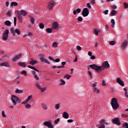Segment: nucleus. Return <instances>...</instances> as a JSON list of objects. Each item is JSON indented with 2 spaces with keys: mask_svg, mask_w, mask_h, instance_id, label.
Masks as SVG:
<instances>
[{
  "mask_svg": "<svg viewBox=\"0 0 128 128\" xmlns=\"http://www.w3.org/2000/svg\"><path fill=\"white\" fill-rule=\"evenodd\" d=\"M86 6L88 8H92V6H90V3H87Z\"/></svg>",
  "mask_w": 128,
  "mask_h": 128,
  "instance_id": "55",
  "label": "nucleus"
},
{
  "mask_svg": "<svg viewBox=\"0 0 128 128\" xmlns=\"http://www.w3.org/2000/svg\"><path fill=\"white\" fill-rule=\"evenodd\" d=\"M60 104L58 103L57 104H56L54 106V108L55 110H60Z\"/></svg>",
  "mask_w": 128,
  "mask_h": 128,
  "instance_id": "20",
  "label": "nucleus"
},
{
  "mask_svg": "<svg viewBox=\"0 0 128 128\" xmlns=\"http://www.w3.org/2000/svg\"><path fill=\"white\" fill-rule=\"evenodd\" d=\"M99 128H106V126H104V124H102L100 126Z\"/></svg>",
  "mask_w": 128,
  "mask_h": 128,
  "instance_id": "62",
  "label": "nucleus"
},
{
  "mask_svg": "<svg viewBox=\"0 0 128 128\" xmlns=\"http://www.w3.org/2000/svg\"><path fill=\"white\" fill-rule=\"evenodd\" d=\"M128 40H125L120 44V48L122 50H126V46H128Z\"/></svg>",
  "mask_w": 128,
  "mask_h": 128,
  "instance_id": "4",
  "label": "nucleus"
},
{
  "mask_svg": "<svg viewBox=\"0 0 128 128\" xmlns=\"http://www.w3.org/2000/svg\"><path fill=\"white\" fill-rule=\"evenodd\" d=\"M90 68H92V70H94L96 72H100V70H102V68H110V64L108 61H106L102 66H98L96 64H92L90 65Z\"/></svg>",
  "mask_w": 128,
  "mask_h": 128,
  "instance_id": "1",
  "label": "nucleus"
},
{
  "mask_svg": "<svg viewBox=\"0 0 128 128\" xmlns=\"http://www.w3.org/2000/svg\"><path fill=\"white\" fill-rule=\"evenodd\" d=\"M116 82H118V84H119L120 86H124V81L122 80L120 78H116Z\"/></svg>",
  "mask_w": 128,
  "mask_h": 128,
  "instance_id": "11",
  "label": "nucleus"
},
{
  "mask_svg": "<svg viewBox=\"0 0 128 128\" xmlns=\"http://www.w3.org/2000/svg\"><path fill=\"white\" fill-rule=\"evenodd\" d=\"M15 32H16V34H17L18 36H20V30H18V28H16L15 30Z\"/></svg>",
  "mask_w": 128,
  "mask_h": 128,
  "instance_id": "35",
  "label": "nucleus"
},
{
  "mask_svg": "<svg viewBox=\"0 0 128 128\" xmlns=\"http://www.w3.org/2000/svg\"><path fill=\"white\" fill-rule=\"evenodd\" d=\"M60 81L61 82L60 86H64V84H66V81H64V80L61 79Z\"/></svg>",
  "mask_w": 128,
  "mask_h": 128,
  "instance_id": "28",
  "label": "nucleus"
},
{
  "mask_svg": "<svg viewBox=\"0 0 128 128\" xmlns=\"http://www.w3.org/2000/svg\"><path fill=\"white\" fill-rule=\"evenodd\" d=\"M62 116L64 118H68V114L66 112H64Z\"/></svg>",
  "mask_w": 128,
  "mask_h": 128,
  "instance_id": "21",
  "label": "nucleus"
},
{
  "mask_svg": "<svg viewBox=\"0 0 128 128\" xmlns=\"http://www.w3.org/2000/svg\"><path fill=\"white\" fill-rule=\"evenodd\" d=\"M76 12L80 14V12H82V10H80V8H77L76 10Z\"/></svg>",
  "mask_w": 128,
  "mask_h": 128,
  "instance_id": "56",
  "label": "nucleus"
},
{
  "mask_svg": "<svg viewBox=\"0 0 128 128\" xmlns=\"http://www.w3.org/2000/svg\"><path fill=\"white\" fill-rule=\"evenodd\" d=\"M32 95L28 96V98H26L24 102H22V104H28V102H30V100H32Z\"/></svg>",
  "mask_w": 128,
  "mask_h": 128,
  "instance_id": "13",
  "label": "nucleus"
},
{
  "mask_svg": "<svg viewBox=\"0 0 128 128\" xmlns=\"http://www.w3.org/2000/svg\"><path fill=\"white\" fill-rule=\"evenodd\" d=\"M39 28H44V24L41 23V24L39 25Z\"/></svg>",
  "mask_w": 128,
  "mask_h": 128,
  "instance_id": "40",
  "label": "nucleus"
},
{
  "mask_svg": "<svg viewBox=\"0 0 128 128\" xmlns=\"http://www.w3.org/2000/svg\"><path fill=\"white\" fill-rule=\"evenodd\" d=\"M111 106L113 110H118V106H120L118 103V100L116 98H112L111 101Z\"/></svg>",
  "mask_w": 128,
  "mask_h": 128,
  "instance_id": "2",
  "label": "nucleus"
},
{
  "mask_svg": "<svg viewBox=\"0 0 128 128\" xmlns=\"http://www.w3.org/2000/svg\"><path fill=\"white\" fill-rule=\"evenodd\" d=\"M110 22H111V24H112V28H114V25L116 24V22H114V20L112 19L110 20Z\"/></svg>",
  "mask_w": 128,
  "mask_h": 128,
  "instance_id": "27",
  "label": "nucleus"
},
{
  "mask_svg": "<svg viewBox=\"0 0 128 128\" xmlns=\"http://www.w3.org/2000/svg\"><path fill=\"white\" fill-rule=\"evenodd\" d=\"M36 86L37 88L40 90L41 92H46V87L42 88V86H40V85L38 84V83H36Z\"/></svg>",
  "mask_w": 128,
  "mask_h": 128,
  "instance_id": "6",
  "label": "nucleus"
},
{
  "mask_svg": "<svg viewBox=\"0 0 128 128\" xmlns=\"http://www.w3.org/2000/svg\"><path fill=\"white\" fill-rule=\"evenodd\" d=\"M44 126H48L50 128H54V125L52 124V122L50 121H46L44 122Z\"/></svg>",
  "mask_w": 128,
  "mask_h": 128,
  "instance_id": "8",
  "label": "nucleus"
},
{
  "mask_svg": "<svg viewBox=\"0 0 128 128\" xmlns=\"http://www.w3.org/2000/svg\"><path fill=\"white\" fill-rule=\"evenodd\" d=\"M6 15L8 16H12V13L10 12V11H8Z\"/></svg>",
  "mask_w": 128,
  "mask_h": 128,
  "instance_id": "47",
  "label": "nucleus"
},
{
  "mask_svg": "<svg viewBox=\"0 0 128 128\" xmlns=\"http://www.w3.org/2000/svg\"><path fill=\"white\" fill-rule=\"evenodd\" d=\"M60 62V58H56L55 60H54L53 62Z\"/></svg>",
  "mask_w": 128,
  "mask_h": 128,
  "instance_id": "44",
  "label": "nucleus"
},
{
  "mask_svg": "<svg viewBox=\"0 0 128 128\" xmlns=\"http://www.w3.org/2000/svg\"><path fill=\"white\" fill-rule=\"evenodd\" d=\"M18 20L20 22H22V15L20 14L18 15Z\"/></svg>",
  "mask_w": 128,
  "mask_h": 128,
  "instance_id": "22",
  "label": "nucleus"
},
{
  "mask_svg": "<svg viewBox=\"0 0 128 128\" xmlns=\"http://www.w3.org/2000/svg\"><path fill=\"white\" fill-rule=\"evenodd\" d=\"M36 64H38V62L36 60H32L30 62V64H32V66H34Z\"/></svg>",
  "mask_w": 128,
  "mask_h": 128,
  "instance_id": "19",
  "label": "nucleus"
},
{
  "mask_svg": "<svg viewBox=\"0 0 128 128\" xmlns=\"http://www.w3.org/2000/svg\"><path fill=\"white\" fill-rule=\"evenodd\" d=\"M14 25L16 26V17L14 18Z\"/></svg>",
  "mask_w": 128,
  "mask_h": 128,
  "instance_id": "49",
  "label": "nucleus"
},
{
  "mask_svg": "<svg viewBox=\"0 0 128 128\" xmlns=\"http://www.w3.org/2000/svg\"><path fill=\"white\" fill-rule=\"evenodd\" d=\"M0 66H4L5 68H10V65L9 62H4L0 64Z\"/></svg>",
  "mask_w": 128,
  "mask_h": 128,
  "instance_id": "12",
  "label": "nucleus"
},
{
  "mask_svg": "<svg viewBox=\"0 0 128 128\" xmlns=\"http://www.w3.org/2000/svg\"><path fill=\"white\" fill-rule=\"evenodd\" d=\"M116 14V10H112L111 12V16H114Z\"/></svg>",
  "mask_w": 128,
  "mask_h": 128,
  "instance_id": "36",
  "label": "nucleus"
},
{
  "mask_svg": "<svg viewBox=\"0 0 128 128\" xmlns=\"http://www.w3.org/2000/svg\"><path fill=\"white\" fill-rule=\"evenodd\" d=\"M104 122H106V120H102L100 121L101 124H104Z\"/></svg>",
  "mask_w": 128,
  "mask_h": 128,
  "instance_id": "51",
  "label": "nucleus"
},
{
  "mask_svg": "<svg viewBox=\"0 0 128 128\" xmlns=\"http://www.w3.org/2000/svg\"><path fill=\"white\" fill-rule=\"evenodd\" d=\"M52 46L53 48H57L58 47V43L56 42H54L52 43Z\"/></svg>",
  "mask_w": 128,
  "mask_h": 128,
  "instance_id": "38",
  "label": "nucleus"
},
{
  "mask_svg": "<svg viewBox=\"0 0 128 128\" xmlns=\"http://www.w3.org/2000/svg\"><path fill=\"white\" fill-rule=\"evenodd\" d=\"M112 122L115 124H116L117 126H120V118H118L114 119Z\"/></svg>",
  "mask_w": 128,
  "mask_h": 128,
  "instance_id": "10",
  "label": "nucleus"
},
{
  "mask_svg": "<svg viewBox=\"0 0 128 128\" xmlns=\"http://www.w3.org/2000/svg\"><path fill=\"white\" fill-rule=\"evenodd\" d=\"M11 100H12V102L14 106H16V102H18V104H20V102H22V100H20V98H18V96H16L15 95L12 96Z\"/></svg>",
  "mask_w": 128,
  "mask_h": 128,
  "instance_id": "3",
  "label": "nucleus"
},
{
  "mask_svg": "<svg viewBox=\"0 0 128 128\" xmlns=\"http://www.w3.org/2000/svg\"><path fill=\"white\" fill-rule=\"evenodd\" d=\"M8 34H10L8 30H6L2 35V40H8Z\"/></svg>",
  "mask_w": 128,
  "mask_h": 128,
  "instance_id": "5",
  "label": "nucleus"
},
{
  "mask_svg": "<svg viewBox=\"0 0 128 128\" xmlns=\"http://www.w3.org/2000/svg\"><path fill=\"white\" fill-rule=\"evenodd\" d=\"M55 2L54 1L52 0L50 1V2L48 3V4H47V8L49 9V10H52V8H54V6L55 4Z\"/></svg>",
  "mask_w": 128,
  "mask_h": 128,
  "instance_id": "7",
  "label": "nucleus"
},
{
  "mask_svg": "<svg viewBox=\"0 0 128 128\" xmlns=\"http://www.w3.org/2000/svg\"><path fill=\"white\" fill-rule=\"evenodd\" d=\"M41 106L42 108L44 110H46L48 108V105H46V103L42 102L41 104Z\"/></svg>",
  "mask_w": 128,
  "mask_h": 128,
  "instance_id": "15",
  "label": "nucleus"
},
{
  "mask_svg": "<svg viewBox=\"0 0 128 128\" xmlns=\"http://www.w3.org/2000/svg\"><path fill=\"white\" fill-rule=\"evenodd\" d=\"M46 64H50V62H48V60L46 59L45 62H44Z\"/></svg>",
  "mask_w": 128,
  "mask_h": 128,
  "instance_id": "60",
  "label": "nucleus"
},
{
  "mask_svg": "<svg viewBox=\"0 0 128 128\" xmlns=\"http://www.w3.org/2000/svg\"><path fill=\"white\" fill-rule=\"evenodd\" d=\"M2 116H3V118H6V114H4V111H2Z\"/></svg>",
  "mask_w": 128,
  "mask_h": 128,
  "instance_id": "46",
  "label": "nucleus"
},
{
  "mask_svg": "<svg viewBox=\"0 0 128 128\" xmlns=\"http://www.w3.org/2000/svg\"><path fill=\"white\" fill-rule=\"evenodd\" d=\"M48 58L50 60H52V62H54V59H53L52 57V56H48Z\"/></svg>",
  "mask_w": 128,
  "mask_h": 128,
  "instance_id": "48",
  "label": "nucleus"
},
{
  "mask_svg": "<svg viewBox=\"0 0 128 128\" xmlns=\"http://www.w3.org/2000/svg\"><path fill=\"white\" fill-rule=\"evenodd\" d=\"M22 54H20L18 55H16L12 59V62H16V60H18V58H22Z\"/></svg>",
  "mask_w": 128,
  "mask_h": 128,
  "instance_id": "14",
  "label": "nucleus"
},
{
  "mask_svg": "<svg viewBox=\"0 0 128 128\" xmlns=\"http://www.w3.org/2000/svg\"><path fill=\"white\" fill-rule=\"evenodd\" d=\"M124 96H125V98H128V92L126 93H124Z\"/></svg>",
  "mask_w": 128,
  "mask_h": 128,
  "instance_id": "64",
  "label": "nucleus"
},
{
  "mask_svg": "<svg viewBox=\"0 0 128 128\" xmlns=\"http://www.w3.org/2000/svg\"><path fill=\"white\" fill-rule=\"evenodd\" d=\"M22 74H24L25 76H26V71L22 72Z\"/></svg>",
  "mask_w": 128,
  "mask_h": 128,
  "instance_id": "63",
  "label": "nucleus"
},
{
  "mask_svg": "<svg viewBox=\"0 0 128 128\" xmlns=\"http://www.w3.org/2000/svg\"><path fill=\"white\" fill-rule=\"evenodd\" d=\"M78 22H82V16L78 17Z\"/></svg>",
  "mask_w": 128,
  "mask_h": 128,
  "instance_id": "53",
  "label": "nucleus"
},
{
  "mask_svg": "<svg viewBox=\"0 0 128 128\" xmlns=\"http://www.w3.org/2000/svg\"><path fill=\"white\" fill-rule=\"evenodd\" d=\"M89 14L90 11H88V8H84L82 12L83 16H88Z\"/></svg>",
  "mask_w": 128,
  "mask_h": 128,
  "instance_id": "9",
  "label": "nucleus"
},
{
  "mask_svg": "<svg viewBox=\"0 0 128 128\" xmlns=\"http://www.w3.org/2000/svg\"><path fill=\"white\" fill-rule=\"evenodd\" d=\"M71 77H72L71 76H70V75H68V74H66L65 76V78H67V80H70V78Z\"/></svg>",
  "mask_w": 128,
  "mask_h": 128,
  "instance_id": "41",
  "label": "nucleus"
},
{
  "mask_svg": "<svg viewBox=\"0 0 128 128\" xmlns=\"http://www.w3.org/2000/svg\"><path fill=\"white\" fill-rule=\"evenodd\" d=\"M15 92L16 94H22V92H24V90H20V89H16V90H15Z\"/></svg>",
  "mask_w": 128,
  "mask_h": 128,
  "instance_id": "24",
  "label": "nucleus"
},
{
  "mask_svg": "<svg viewBox=\"0 0 128 128\" xmlns=\"http://www.w3.org/2000/svg\"><path fill=\"white\" fill-rule=\"evenodd\" d=\"M116 44V42L114 40L110 41L109 42V44H110V46H114Z\"/></svg>",
  "mask_w": 128,
  "mask_h": 128,
  "instance_id": "30",
  "label": "nucleus"
},
{
  "mask_svg": "<svg viewBox=\"0 0 128 128\" xmlns=\"http://www.w3.org/2000/svg\"><path fill=\"white\" fill-rule=\"evenodd\" d=\"M88 73L89 74V76H90V78H92V72H90V71H88Z\"/></svg>",
  "mask_w": 128,
  "mask_h": 128,
  "instance_id": "61",
  "label": "nucleus"
},
{
  "mask_svg": "<svg viewBox=\"0 0 128 128\" xmlns=\"http://www.w3.org/2000/svg\"><path fill=\"white\" fill-rule=\"evenodd\" d=\"M25 108H32V106H30V104H27L25 106Z\"/></svg>",
  "mask_w": 128,
  "mask_h": 128,
  "instance_id": "42",
  "label": "nucleus"
},
{
  "mask_svg": "<svg viewBox=\"0 0 128 128\" xmlns=\"http://www.w3.org/2000/svg\"><path fill=\"white\" fill-rule=\"evenodd\" d=\"M18 66H22V68H26V62H19L18 63Z\"/></svg>",
  "mask_w": 128,
  "mask_h": 128,
  "instance_id": "17",
  "label": "nucleus"
},
{
  "mask_svg": "<svg viewBox=\"0 0 128 128\" xmlns=\"http://www.w3.org/2000/svg\"><path fill=\"white\" fill-rule=\"evenodd\" d=\"M106 81H104V80H102V86H106Z\"/></svg>",
  "mask_w": 128,
  "mask_h": 128,
  "instance_id": "54",
  "label": "nucleus"
},
{
  "mask_svg": "<svg viewBox=\"0 0 128 128\" xmlns=\"http://www.w3.org/2000/svg\"><path fill=\"white\" fill-rule=\"evenodd\" d=\"M10 30L11 34H12L13 36H14V34H15V33H14V32H15L14 28H10Z\"/></svg>",
  "mask_w": 128,
  "mask_h": 128,
  "instance_id": "33",
  "label": "nucleus"
},
{
  "mask_svg": "<svg viewBox=\"0 0 128 128\" xmlns=\"http://www.w3.org/2000/svg\"><path fill=\"white\" fill-rule=\"evenodd\" d=\"M4 24H5V26H11L12 22H10V20H6L4 22Z\"/></svg>",
  "mask_w": 128,
  "mask_h": 128,
  "instance_id": "23",
  "label": "nucleus"
},
{
  "mask_svg": "<svg viewBox=\"0 0 128 128\" xmlns=\"http://www.w3.org/2000/svg\"><path fill=\"white\" fill-rule=\"evenodd\" d=\"M100 30H98L95 28L94 30V34H96V36H98V32H100Z\"/></svg>",
  "mask_w": 128,
  "mask_h": 128,
  "instance_id": "25",
  "label": "nucleus"
},
{
  "mask_svg": "<svg viewBox=\"0 0 128 128\" xmlns=\"http://www.w3.org/2000/svg\"><path fill=\"white\" fill-rule=\"evenodd\" d=\"M28 68H31V70H35L36 72H38V70L36 68H34L32 66H28Z\"/></svg>",
  "mask_w": 128,
  "mask_h": 128,
  "instance_id": "26",
  "label": "nucleus"
},
{
  "mask_svg": "<svg viewBox=\"0 0 128 128\" xmlns=\"http://www.w3.org/2000/svg\"><path fill=\"white\" fill-rule=\"evenodd\" d=\"M20 14H21L23 16H28V12H26L24 10H21L20 11Z\"/></svg>",
  "mask_w": 128,
  "mask_h": 128,
  "instance_id": "18",
  "label": "nucleus"
},
{
  "mask_svg": "<svg viewBox=\"0 0 128 128\" xmlns=\"http://www.w3.org/2000/svg\"><path fill=\"white\" fill-rule=\"evenodd\" d=\"M76 50H82V47H80V46H77L76 47Z\"/></svg>",
  "mask_w": 128,
  "mask_h": 128,
  "instance_id": "57",
  "label": "nucleus"
},
{
  "mask_svg": "<svg viewBox=\"0 0 128 128\" xmlns=\"http://www.w3.org/2000/svg\"><path fill=\"white\" fill-rule=\"evenodd\" d=\"M93 90L94 92H96V94H98V92H100V90H98L96 87L94 88Z\"/></svg>",
  "mask_w": 128,
  "mask_h": 128,
  "instance_id": "31",
  "label": "nucleus"
},
{
  "mask_svg": "<svg viewBox=\"0 0 128 128\" xmlns=\"http://www.w3.org/2000/svg\"><path fill=\"white\" fill-rule=\"evenodd\" d=\"M46 32H48V34H52V29L50 28H46Z\"/></svg>",
  "mask_w": 128,
  "mask_h": 128,
  "instance_id": "32",
  "label": "nucleus"
},
{
  "mask_svg": "<svg viewBox=\"0 0 128 128\" xmlns=\"http://www.w3.org/2000/svg\"><path fill=\"white\" fill-rule=\"evenodd\" d=\"M124 8H128V4L126 2H124Z\"/></svg>",
  "mask_w": 128,
  "mask_h": 128,
  "instance_id": "39",
  "label": "nucleus"
},
{
  "mask_svg": "<svg viewBox=\"0 0 128 128\" xmlns=\"http://www.w3.org/2000/svg\"><path fill=\"white\" fill-rule=\"evenodd\" d=\"M31 72H32V74H33L34 76H36V71L32 70Z\"/></svg>",
  "mask_w": 128,
  "mask_h": 128,
  "instance_id": "50",
  "label": "nucleus"
},
{
  "mask_svg": "<svg viewBox=\"0 0 128 128\" xmlns=\"http://www.w3.org/2000/svg\"><path fill=\"white\" fill-rule=\"evenodd\" d=\"M112 8H113V10H116V8L117 6H116L114 5V4H112Z\"/></svg>",
  "mask_w": 128,
  "mask_h": 128,
  "instance_id": "58",
  "label": "nucleus"
},
{
  "mask_svg": "<svg viewBox=\"0 0 128 128\" xmlns=\"http://www.w3.org/2000/svg\"><path fill=\"white\" fill-rule=\"evenodd\" d=\"M104 14H108V10H106L104 12Z\"/></svg>",
  "mask_w": 128,
  "mask_h": 128,
  "instance_id": "59",
  "label": "nucleus"
},
{
  "mask_svg": "<svg viewBox=\"0 0 128 128\" xmlns=\"http://www.w3.org/2000/svg\"><path fill=\"white\" fill-rule=\"evenodd\" d=\"M58 22H54L52 24V30H56V28H58Z\"/></svg>",
  "mask_w": 128,
  "mask_h": 128,
  "instance_id": "16",
  "label": "nucleus"
},
{
  "mask_svg": "<svg viewBox=\"0 0 128 128\" xmlns=\"http://www.w3.org/2000/svg\"><path fill=\"white\" fill-rule=\"evenodd\" d=\"M122 126L124 128H128V123L126 122L124 124H123Z\"/></svg>",
  "mask_w": 128,
  "mask_h": 128,
  "instance_id": "37",
  "label": "nucleus"
},
{
  "mask_svg": "<svg viewBox=\"0 0 128 128\" xmlns=\"http://www.w3.org/2000/svg\"><path fill=\"white\" fill-rule=\"evenodd\" d=\"M46 60L44 58H40V60L42 62H44L46 61Z\"/></svg>",
  "mask_w": 128,
  "mask_h": 128,
  "instance_id": "52",
  "label": "nucleus"
},
{
  "mask_svg": "<svg viewBox=\"0 0 128 128\" xmlns=\"http://www.w3.org/2000/svg\"><path fill=\"white\" fill-rule=\"evenodd\" d=\"M30 22H31L32 24H34V22H35L34 18H32V16H30Z\"/></svg>",
  "mask_w": 128,
  "mask_h": 128,
  "instance_id": "34",
  "label": "nucleus"
},
{
  "mask_svg": "<svg viewBox=\"0 0 128 128\" xmlns=\"http://www.w3.org/2000/svg\"><path fill=\"white\" fill-rule=\"evenodd\" d=\"M10 6H18V2H12Z\"/></svg>",
  "mask_w": 128,
  "mask_h": 128,
  "instance_id": "29",
  "label": "nucleus"
},
{
  "mask_svg": "<svg viewBox=\"0 0 128 128\" xmlns=\"http://www.w3.org/2000/svg\"><path fill=\"white\" fill-rule=\"evenodd\" d=\"M59 122H60V118H58L54 120V124H58Z\"/></svg>",
  "mask_w": 128,
  "mask_h": 128,
  "instance_id": "43",
  "label": "nucleus"
},
{
  "mask_svg": "<svg viewBox=\"0 0 128 128\" xmlns=\"http://www.w3.org/2000/svg\"><path fill=\"white\" fill-rule=\"evenodd\" d=\"M34 78L36 80H40V78H38V75L34 76Z\"/></svg>",
  "mask_w": 128,
  "mask_h": 128,
  "instance_id": "45",
  "label": "nucleus"
}]
</instances>
